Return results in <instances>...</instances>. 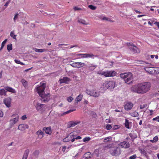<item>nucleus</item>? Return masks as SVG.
Segmentation results:
<instances>
[{"instance_id":"obj_64","label":"nucleus","mask_w":159,"mask_h":159,"mask_svg":"<svg viewBox=\"0 0 159 159\" xmlns=\"http://www.w3.org/2000/svg\"><path fill=\"white\" fill-rule=\"evenodd\" d=\"M141 152H143V153L145 152V151L143 149H141Z\"/></svg>"},{"instance_id":"obj_38","label":"nucleus","mask_w":159,"mask_h":159,"mask_svg":"<svg viewBox=\"0 0 159 159\" xmlns=\"http://www.w3.org/2000/svg\"><path fill=\"white\" fill-rule=\"evenodd\" d=\"M75 109H72V110H68L65 112H64V113H63V114L64 115H66V114H68V113H69L71 112H73V111H75Z\"/></svg>"},{"instance_id":"obj_8","label":"nucleus","mask_w":159,"mask_h":159,"mask_svg":"<svg viewBox=\"0 0 159 159\" xmlns=\"http://www.w3.org/2000/svg\"><path fill=\"white\" fill-rule=\"evenodd\" d=\"M35 107L38 111H40L42 112L45 111L46 105L45 104L38 103L36 104Z\"/></svg>"},{"instance_id":"obj_61","label":"nucleus","mask_w":159,"mask_h":159,"mask_svg":"<svg viewBox=\"0 0 159 159\" xmlns=\"http://www.w3.org/2000/svg\"><path fill=\"white\" fill-rule=\"evenodd\" d=\"M84 104H87L88 103V101H87V100H85L84 101Z\"/></svg>"},{"instance_id":"obj_19","label":"nucleus","mask_w":159,"mask_h":159,"mask_svg":"<svg viewBox=\"0 0 159 159\" xmlns=\"http://www.w3.org/2000/svg\"><path fill=\"white\" fill-rule=\"evenodd\" d=\"M130 50L134 53L140 52L139 49L135 46H133L132 48H131Z\"/></svg>"},{"instance_id":"obj_59","label":"nucleus","mask_w":159,"mask_h":159,"mask_svg":"<svg viewBox=\"0 0 159 159\" xmlns=\"http://www.w3.org/2000/svg\"><path fill=\"white\" fill-rule=\"evenodd\" d=\"M76 139H81V137L80 136H78L76 138H75Z\"/></svg>"},{"instance_id":"obj_45","label":"nucleus","mask_w":159,"mask_h":159,"mask_svg":"<svg viewBox=\"0 0 159 159\" xmlns=\"http://www.w3.org/2000/svg\"><path fill=\"white\" fill-rule=\"evenodd\" d=\"M7 39H5L4 41H3L2 43V45L1 46H3V47H4L5 44L7 42Z\"/></svg>"},{"instance_id":"obj_31","label":"nucleus","mask_w":159,"mask_h":159,"mask_svg":"<svg viewBox=\"0 0 159 159\" xmlns=\"http://www.w3.org/2000/svg\"><path fill=\"white\" fill-rule=\"evenodd\" d=\"M85 54H81L78 53L77 54V56H79L78 57V58H85Z\"/></svg>"},{"instance_id":"obj_15","label":"nucleus","mask_w":159,"mask_h":159,"mask_svg":"<svg viewBox=\"0 0 159 159\" xmlns=\"http://www.w3.org/2000/svg\"><path fill=\"white\" fill-rule=\"evenodd\" d=\"M70 81V79L67 77H63L62 79H60L59 80L60 83V84L65 83L66 84H67Z\"/></svg>"},{"instance_id":"obj_43","label":"nucleus","mask_w":159,"mask_h":159,"mask_svg":"<svg viewBox=\"0 0 159 159\" xmlns=\"http://www.w3.org/2000/svg\"><path fill=\"white\" fill-rule=\"evenodd\" d=\"M154 70L156 74H159V67L155 68V69H154Z\"/></svg>"},{"instance_id":"obj_23","label":"nucleus","mask_w":159,"mask_h":159,"mask_svg":"<svg viewBox=\"0 0 159 159\" xmlns=\"http://www.w3.org/2000/svg\"><path fill=\"white\" fill-rule=\"evenodd\" d=\"M29 152V150L26 149L25 150L22 159H27Z\"/></svg>"},{"instance_id":"obj_50","label":"nucleus","mask_w":159,"mask_h":159,"mask_svg":"<svg viewBox=\"0 0 159 159\" xmlns=\"http://www.w3.org/2000/svg\"><path fill=\"white\" fill-rule=\"evenodd\" d=\"M153 140H154L155 142H157L158 140V137L157 136H156L153 138Z\"/></svg>"},{"instance_id":"obj_40","label":"nucleus","mask_w":159,"mask_h":159,"mask_svg":"<svg viewBox=\"0 0 159 159\" xmlns=\"http://www.w3.org/2000/svg\"><path fill=\"white\" fill-rule=\"evenodd\" d=\"M92 10H95L96 8V7L92 5H89L88 6Z\"/></svg>"},{"instance_id":"obj_63","label":"nucleus","mask_w":159,"mask_h":159,"mask_svg":"<svg viewBox=\"0 0 159 159\" xmlns=\"http://www.w3.org/2000/svg\"><path fill=\"white\" fill-rule=\"evenodd\" d=\"M119 128L118 126L117 125H115L114 127V129H118Z\"/></svg>"},{"instance_id":"obj_9","label":"nucleus","mask_w":159,"mask_h":159,"mask_svg":"<svg viewBox=\"0 0 159 159\" xmlns=\"http://www.w3.org/2000/svg\"><path fill=\"white\" fill-rule=\"evenodd\" d=\"M12 117H16L15 118L11 119L10 121V124L12 125L15 124L18 121L19 116L17 114H13L12 115Z\"/></svg>"},{"instance_id":"obj_33","label":"nucleus","mask_w":159,"mask_h":159,"mask_svg":"<svg viewBox=\"0 0 159 159\" xmlns=\"http://www.w3.org/2000/svg\"><path fill=\"white\" fill-rule=\"evenodd\" d=\"M125 126L126 128H129V121L127 119H125Z\"/></svg>"},{"instance_id":"obj_62","label":"nucleus","mask_w":159,"mask_h":159,"mask_svg":"<svg viewBox=\"0 0 159 159\" xmlns=\"http://www.w3.org/2000/svg\"><path fill=\"white\" fill-rule=\"evenodd\" d=\"M134 11L137 13H141V12L139 11H138V10H134Z\"/></svg>"},{"instance_id":"obj_47","label":"nucleus","mask_w":159,"mask_h":159,"mask_svg":"<svg viewBox=\"0 0 159 159\" xmlns=\"http://www.w3.org/2000/svg\"><path fill=\"white\" fill-rule=\"evenodd\" d=\"M139 63L140 64H147V63L145 61H143L142 60H139L138 61Z\"/></svg>"},{"instance_id":"obj_16","label":"nucleus","mask_w":159,"mask_h":159,"mask_svg":"<svg viewBox=\"0 0 159 159\" xmlns=\"http://www.w3.org/2000/svg\"><path fill=\"white\" fill-rule=\"evenodd\" d=\"M29 128V126L27 124H20L18 126V129L20 131H24L26 129Z\"/></svg>"},{"instance_id":"obj_42","label":"nucleus","mask_w":159,"mask_h":159,"mask_svg":"<svg viewBox=\"0 0 159 159\" xmlns=\"http://www.w3.org/2000/svg\"><path fill=\"white\" fill-rule=\"evenodd\" d=\"M18 15L19 14L17 13L15 14L13 18V20L15 22L16 20L18 18Z\"/></svg>"},{"instance_id":"obj_30","label":"nucleus","mask_w":159,"mask_h":159,"mask_svg":"<svg viewBox=\"0 0 159 159\" xmlns=\"http://www.w3.org/2000/svg\"><path fill=\"white\" fill-rule=\"evenodd\" d=\"M71 138V136H68L63 139V141L64 142H67L70 141V138Z\"/></svg>"},{"instance_id":"obj_39","label":"nucleus","mask_w":159,"mask_h":159,"mask_svg":"<svg viewBox=\"0 0 159 159\" xmlns=\"http://www.w3.org/2000/svg\"><path fill=\"white\" fill-rule=\"evenodd\" d=\"M91 139L89 137H86L84 138L83 139V141L84 142H86L87 141H88L90 140Z\"/></svg>"},{"instance_id":"obj_10","label":"nucleus","mask_w":159,"mask_h":159,"mask_svg":"<svg viewBox=\"0 0 159 159\" xmlns=\"http://www.w3.org/2000/svg\"><path fill=\"white\" fill-rule=\"evenodd\" d=\"M70 65L73 67L78 68L82 67L85 65L84 63L81 62H72Z\"/></svg>"},{"instance_id":"obj_48","label":"nucleus","mask_w":159,"mask_h":159,"mask_svg":"<svg viewBox=\"0 0 159 159\" xmlns=\"http://www.w3.org/2000/svg\"><path fill=\"white\" fill-rule=\"evenodd\" d=\"M136 157V155H132L130 157H129V159H135Z\"/></svg>"},{"instance_id":"obj_11","label":"nucleus","mask_w":159,"mask_h":159,"mask_svg":"<svg viewBox=\"0 0 159 159\" xmlns=\"http://www.w3.org/2000/svg\"><path fill=\"white\" fill-rule=\"evenodd\" d=\"M118 146L120 148H126L129 147L130 144L128 142L124 141L120 142L118 144Z\"/></svg>"},{"instance_id":"obj_13","label":"nucleus","mask_w":159,"mask_h":159,"mask_svg":"<svg viewBox=\"0 0 159 159\" xmlns=\"http://www.w3.org/2000/svg\"><path fill=\"white\" fill-rule=\"evenodd\" d=\"M133 104L131 102H127L124 105L125 109L126 111L130 110L133 107Z\"/></svg>"},{"instance_id":"obj_12","label":"nucleus","mask_w":159,"mask_h":159,"mask_svg":"<svg viewBox=\"0 0 159 159\" xmlns=\"http://www.w3.org/2000/svg\"><path fill=\"white\" fill-rule=\"evenodd\" d=\"M4 103L7 107H11V99L9 97L5 98L3 101Z\"/></svg>"},{"instance_id":"obj_52","label":"nucleus","mask_w":159,"mask_h":159,"mask_svg":"<svg viewBox=\"0 0 159 159\" xmlns=\"http://www.w3.org/2000/svg\"><path fill=\"white\" fill-rule=\"evenodd\" d=\"M109 141V138L107 137H106V138L104 140V141H103L104 142H108V141Z\"/></svg>"},{"instance_id":"obj_34","label":"nucleus","mask_w":159,"mask_h":159,"mask_svg":"<svg viewBox=\"0 0 159 159\" xmlns=\"http://www.w3.org/2000/svg\"><path fill=\"white\" fill-rule=\"evenodd\" d=\"M10 35L14 39H16V35L15 34L14 31H12L11 32L10 34Z\"/></svg>"},{"instance_id":"obj_2","label":"nucleus","mask_w":159,"mask_h":159,"mask_svg":"<svg viewBox=\"0 0 159 159\" xmlns=\"http://www.w3.org/2000/svg\"><path fill=\"white\" fill-rule=\"evenodd\" d=\"M46 85L45 83H43L40 86L37 88V91L42 98L41 101L44 102H48L50 99V93H48L46 94L45 93L44 91Z\"/></svg>"},{"instance_id":"obj_58","label":"nucleus","mask_w":159,"mask_h":159,"mask_svg":"<svg viewBox=\"0 0 159 159\" xmlns=\"http://www.w3.org/2000/svg\"><path fill=\"white\" fill-rule=\"evenodd\" d=\"M10 2V1H7L6 2V3H5V6L6 7H7L8 6V4H9V2Z\"/></svg>"},{"instance_id":"obj_44","label":"nucleus","mask_w":159,"mask_h":159,"mask_svg":"<svg viewBox=\"0 0 159 159\" xmlns=\"http://www.w3.org/2000/svg\"><path fill=\"white\" fill-rule=\"evenodd\" d=\"M112 128V126L111 125L107 124L106 126V129L108 130L111 129Z\"/></svg>"},{"instance_id":"obj_17","label":"nucleus","mask_w":159,"mask_h":159,"mask_svg":"<svg viewBox=\"0 0 159 159\" xmlns=\"http://www.w3.org/2000/svg\"><path fill=\"white\" fill-rule=\"evenodd\" d=\"M36 134L38 135V137L39 139H42L44 135V134L41 130H39L36 133Z\"/></svg>"},{"instance_id":"obj_53","label":"nucleus","mask_w":159,"mask_h":159,"mask_svg":"<svg viewBox=\"0 0 159 159\" xmlns=\"http://www.w3.org/2000/svg\"><path fill=\"white\" fill-rule=\"evenodd\" d=\"M27 117L26 115H24L21 117V119L22 120H25L26 119Z\"/></svg>"},{"instance_id":"obj_25","label":"nucleus","mask_w":159,"mask_h":159,"mask_svg":"<svg viewBox=\"0 0 159 159\" xmlns=\"http://www.w3.org/2000/svg\"><path fill=\"white\" fill-rule=\"evenodd\" d=\"M83 94H80L76 98L75 100L77 103L81 100L82 99L83 97Z\"/></svg>"},{"instance_id":"obj_14","label":"nucleus","mask_w":159,"mask_h":159,"mask_svg":"<svg viewBox=\"0 0 159 159\" xmlns=\"http://www.w3.org/2000/svg\"><path fill=\"white\" fill-rule=\"evenodd\" d=\"M80 123V121H70L67 124L68 127L70 128L73 127L75 125L79 124Z\"/></svg>"},{"instance_id":"obj_54","label":"nucleus","mask_w":159,"mask_h":159,"mask_svg":"<svg viewBox=\"0 0 159 159\" xmlns=\"http://www.w3.org/2000/svg\"><path fill=\"white\" fill-rule=\"evenodd\" d=\"M154 24L156 25L159 28V22L156 21L154 23Z\"/></svg>"},{"instance_id":"obj_41","label":"nucleus","mask_w":159,"mask_h":159,"mask_svg":"<svg viewBox=\"0 0 159 159\" xmlns=\"http://www.w3.org/2000/svg\"><path fill=\"white\" fill-rule=\"evenodd\" d=\"M73 99V98L71 97H69L67 98V100L69 102H71Z\"/></svg>"},{"instance_id":"obj_26","label":"nucleus","mask_w":159,"mask_h":159,"mask_svg":"<svg viewBox=\"0 0 159 159\" xmlns=\"http://www.w3.org/2000/svg\"><path fill=\"white\" fill-rule=\"evenodd\" d=\"M0 96H6L7 91L4 89H0Z\"/></svg>"},{"instance_id":"obj_3","label":"nucleus","mask_w":159,"mask_h":159,"mask_svg":"<svg viewBox=\"0 0 159 159\" xmlns=\"http://www.w3.org/2000/svg\"><path fill=\"white\" fill-rule=\"evenodd\" d=\"M120 77L124 79L125 82L127 84L132 83V75L131 73H125L120 74Z\"/></svg>"},{"instance_id":"obj_46","label":"nucleus","mask_w":159,"mask_h":159,"mask_svg":"<svg viewBox=\"0 0 159 159\" xmlns=\"http://www.w3.org/2000/svg\"><path fill=\"white\" fill-rule=\"evenodd\" d=\"M102 20H107V21H108H108H111V22H113V21H112V20H109V19H108V18H107V17H103L102 18Z\"/></svg>"},{"instance_id":"obj_4","label":"nucleus","mask_w":159,"mask_h":159,"mask_svg":"<svg viewBox=\"0 0 159 159\" xmlns=\"http://www.w3.org/2000/svg\"><path fill=\"white\" fill-rule=\"evenodd\" d=\"M116 83L114 80H107L102 85V87L105 90L112 89L116 87Z\"/></svg>"},{"instance_id":"obj_28","label":"nucleus","mask_w":159,"mask_h":159,"mask_svg":"<svg viewBox=\"0 0 159 159\" xmlns=\"http://www.w3.org/2000/svg\"><path fill=\"white\" fill-rule=\"evenodd\" d=\"M129 114L131 115V116L134 117H137L139 116V113L136 111H134L130 113Z\"/></svg>"},{"instance_id":"obj_37","label":"nucleus","mask_w":159,"mask_h":159,"mask_svg":"<svg viewBox=\"0 0 159 159\" xmlns=\"http://www.w3.org/2000/svg\"><path fill=\"white\" fill-rule=\"evenodd\" d=\"M7 50L8 51L11 50L12 49V45L11 44H10L7 45Z\"/></svg>"},{"instance_id":"obj_20","label":"nucleus","mask_w":159,"mask_h":159,"mask_svg":"<svg viewBox=\"0 0 159 159\" xmlns=\"http://www.w3.org/2000/svg\"><path fill=\"white\" fill-rule=\"evenodd\" d=\"M93 155L90 152H87L85 153L84 155V157L86 159H89Z\"/></svg>"},{"instance_id":"obj_21","label":"nucleus","mask_w":159,"mask_h":159,"mask_svg":"<svg viewBox=\"0 0 159 159\" xmlns=\"http://www.w3.org/2000/svg\"><path fill=\"white\" fill-rule=\"evenodd\" d=\"M5 90H6L8 92H11L12 93H16V91L15 90V89L11 87L7 86L5 88Z\"/></svg>"},{"instance_id":"obj_5","label":"nucleus","mask_w":159,"mask_h":159,"mask_svg":"<svg viewBox=\"0 0 159 159\" xmlns=\"http://www.w3.org/2000/svg\"><path fill=\"white\" fill-rule=\"evenodd\" d=\"M97 73L101 75H103L106 77H113L115 76L116 74V72L114 70L99 71H98Z\"/></svg>"},{"instance_id":"obj_18","label":"nucleus","mask_w":159,"mask_h":159,"mask_svg":"<svg viewBox=\"0 0 159 159\" xmlns=\"http://www.w3.org/2000/svg\"><path fill=\"white\" fill-rule=\"evenodd\" d=\"M43 130L45 131L46 134L51 135L52 134L51 127V126L48 127H44L43 128Z\"/></svg>"},{"instance_id":"obj_6","label":"nucleus","mask_w":159,"mask_h":159,"mask_svg":"<svg viewBox=\"0 0 159 159\" xmlns=\"http://www.w3.org/2000/svg\"><path fill=\"white\" fill-rule=\"evenodd\" d=\"M85 92L88 95L95 98L98 97L100 95L99 92L96 91L94 89L90 90L86 89Z\"/></svg>"},{"instance_id":"obj_24","label":"nucleus","mask_w":159,"mask_h":159,"mask_svg":"<svg viewBox=\"0 0 159 159\" xmlns=\"http://www.w3.org/2000/svg\"><path fill=\"white\" fill-rule=\"evenodd\" d=\"M145 70L147 72L151 74H153V71L150 67H145L144 68Z\"/></svg>"},{"instance_id":"obj_57","label":"nucleus","mask_w":159,"mask_h":159,"mask_svg":"<svg viewBox=\"0 0 159 159\" xmlns=\"http://www.w3.org/2000/svg\"><path fill=\"white\" fill-rule=\"evenodd\" d=\"M159 118V116H157L156 118H153L152 119V120L153 121L157 120V119Z\"/></svg>"},{"instance_id":"obj_60","label":"nucleus","mask_w":159,"mask_h":159,"mask_svg":"<svg viewBox=\"0 0 159 159\" xmlns=\"http://www.w3.org/2000/svg\"><path fill=\"white\" fill-rule=\"evenodd\" d=\"M145 15H138V16H137V17H142V16H145Z\"/></svg>"},{"instance_id":"obj_56","label":"nucleus","mask_w":159,"mask_h":159,"mask_svg":"<svg viewBox=\"0 0 159 159\" xmlns=\"http://www.w3.org/2000/svg\"><path fill=\"white\" fill-rule=\"evenodd\" d=\"M66 149V147L65 146H62V151L63 152H64Z\"/></svg>"},{"instance_id":"obj_51","label":"nucleus","mask_w":159,"mask_h":159,"mask_svg":"<svg viewBox=\"0 0 159 159\" xmlns=\"http://www.w3.org/2000/svg\"><path fill=\"white\" fill-rule=\"evenodd\" d=\"M73 9L74 11L79 10H81V9L80 8H79L76 7H75L73 8Z\"/></svg>"},{"instance_id":"obj_22","label":"nucleus","mask_w":159,"mask_h":159,"mask_svg":"<svg viewBox=\"0 0 159 159\" xmlns=\"http://www.w3.org/2000/svg\"><path fill=\"white\" fill-rule=\"evenodd\" d=\"M97 67V65L91 64L90 66H88V68L89 70L92 71L93 70Z\"/></svg>"},{"instance_id":"obj_35","label":"nucleus","mask_w":159,"mask_h":159,"mask_svg":"<svg viewBox=\"0 0 159 159\" xmlns=\"http://www.w3.org/2000/svg\"><path fill=\"white\" fill-rule=\"evenodd\" d=\"M39 150H35L33 153V154L34 156L36 157H38L39 155Z\"/></svg>"},{"instance_id":"obj_29","label":"nucleus","mask_w":159,"mask_h":159,"mask_svg":"<svg viewBox=\"0 0 159 159\" xmlns=\"http://www.w3.org/2000/svg\"><path fill=\"white\" fill-rule=\"evenodd\" d=\"M85 58H93L94 56V55L92 53H85Z\"/></svg>"},{"instance_id":"obj_55","label":"nucleus","mask_w":159,"mask_h":159,"mask_svg":"<svg viewBox=\"0 0 159 159\" xmlns=\"http://www.w3.org/2000/svg\"><path fill=\"white\" fill-rule=\"evenodd\" d=\"M14 61L16 63V64H20V62L19 60H18L16 59H15L14 60Z\"/></svg>"},{"instance_id":"obj_49","label":"nucleus","mask_w":159,"mask_h":159,"mask_svg":"<svg viewBox=\"0 0 159 159\" xmlns=\"http://www.w3.org/2000/svg\"><path fill=\"white\" fill-rule=\"evenodd\" d=\"M4 114L2 111L1 110H0V117H2L3 116Z\"/></svg>"},{"instance_id":"obj_7","label":"nucleus","mask_w":159,"mask_h":159,"mask_svg":"<svg viewBox=\"0 0 159 159\" xmlns=\"http://www.w3.org/2000/svg\"><path fill=\"white\" fill-rule=\"evenodd\" d=\"M110 152L111 155L112 156H117L120 154V148L117 147L111 148Z\"/></svg>"},{"instance_id":"obj_36","label":"nucleus","mask_w":159,"mask_h":159,"mask_svg":"<svg viewBox=\"0 0 159 159\" xmlns=\"http://www.w3.org/2000/svg\"><path fill=\"white\" fill-rule=\"evenodd\" d=\"M78 21L79 23H81L84 25H87L88 24V23H86L85 21L83 19H80L78 20Z\"/></svg>"},{"instance_id":"obj_32","label":"nucleus","mask_w":159,"mask_h":159,"mask_svg":"<svg viewBox=\"0 0 159 159\" xmlns=\"http://www.w3.org/2000/svg\"><path fill=\"white\" fill-rule=\"evenodd\" d=\"M21 82L23 84V85L26 87L28 85V82L24 79H22L21 80Z\"/></svg>"},{"instance_id":"obj_1","label":"nucleus","mask_w":159,"mask_h":159,"mask_svg":"<svg viewBox=\"0 0 159 159\" xmlns=\"http://www.w3.org/2000/svg\"><path fill=\"white\" fill-rule=\"evenodd\" d=\"M151 84L150 83L145 82L139 83L133 85L131 88V91L139 94H143L148 92L150 89Z\"/></svg>"},{"instance_id":"obj_27","label":"nucleus","mask_w":159,"mask_h":159,"mask_svg":"<svg viewBox=\"0 0 159 159\" xmlns=\"http://www.w3.org/2000/svg\"><path fill=\"white\" fill-rule=\"evenodd\" d=\"M34 50L35 52H43L47 51V50L45 49H39L38 48H35Z\"/></svg>"}]
</instances>
